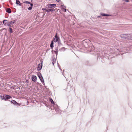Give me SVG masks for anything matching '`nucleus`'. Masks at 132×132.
<instances>
[{
	"label": "nucleus",
	"mask_w": 132,
	"mask_h": 132,
	"mask_svg": "<svg viewBox=\"0 0 132 132\" xmlns=\"http://www.w3.org/2000/svg\"><path fill=\"white\" fill-rule=\"evenodd\" d=\"M60 39L59 37L57 36V33H56L55 37L54 39V40L53 41L54 42L56 43L57 42H59L60 41Z\"/></svg>",
	"instance_id": "1"
},
{
	"label": "nucleus",
	"mask_w": 132,
	"mask_h": 132,
	"mask_svg": "<svg viewBox=\"0 0 132 132\" xmlns=\"http://www.w3.org/2000/svg\"><path fill=\"white\" fill-rule=\"evenodd\" d=\"M38 77L39 78L40 80L44 84V79L43 78V77L41 74L40 73L38 74Z\"/></svg>",
	"instance_id": "2"
},
{
	"label": "nucleus",
	"mask_w": 132,
	"mask_h": 132,
	"mask_svg": "<svg viewBox=\"0 0 132 132\" xmlns=\"http://www.w3.org/2000/svg\"><path fill=\"white\" fill-rule=\"evenodd\" d=\"M41 63L39 64H38L37 68V69L38 71H39L41 70L42 68L43 62L42 61H41Z\"/></svg>",
	"instance_id": "3"
},
{
	"label": "nucleus",
	"mask_w": 132,
	"mask_h": 132,
	"mask_svg": "<svg viewBox=\"0 0 132 132\" xmlns=\"http://www.w3.org/2000/svg\"><path fill=\"white\" fill-rule=\"evenodd\" d=\"M52 52L53 55H55L56 56L57 55V50H52Z\"/></svg>",
	"instance_id": "4"
},
{
	"label": "nucleus",
	"mask_w": 132,
	"mask_h": 132,
	"mask_svg": "<svg viewBox=\"0 0 132 132\" xmlns=\"http://www.w3.org/2000/svg\"><path fill=\"white\" fill-rule=\"evenodd\" d=\"M120 36L121 38H123L124 39H127V38L128 37L127 35L124 34H122Z\"/></svg>",
	"instance_id": "5"
},
{
	"label": "nucleus",
	"mask_w": 132,
	"mask_h": 132,
	"mask_svg": "<svg viewBox=\"0 0 132 132\" xmlns=\"http://www.w3.org/2000/svg\"><path fill=\"white\" fill-rule=\"evenodd\" d=\"M15 22V20H13L8 23V26H10L11 25L13 24Z\"/></svg>",
	"instance_id": "6"
},
{
	"label": "nucleus",
	"mask_w": 132,
	"mask_h": 132,
	"mask_svg": "<svg viewBox=\"0 0 132 132\" xmlns=\"http://www.w3.org/2000/svg\"><path fill=\"white\" fill-rule=\"evenodd\" d=\"M8 21L6 20H5L3 21V23L5 26H8Z\"/></svg>",
	"instance_id": "7"
},
{
	"label": "nucleus",
	"mask_w": 132,
	"mask_h": 132,
	"mask_svg": "<svg viewBox=\"0 0 132 132\" xmlns=\"http://www.w3.org/2000/svg\"><path fill=\"white\" fill-rule=\"evenodd\" d=\"M32 79L33 81H36L37 80V77L35 76H32Z\"/></svg>",
	"instance_id": "8"
},
{
	"label": "nucleus",
	"mask_w": 132,
	"mask_h": 132,
	"mask_svg": "<svg viewBox=\"0 0 132 132\" xmlns=\"http://www.w3.org/2000/svg\"><path fill=\"white\" fill-rule=\"evenodd\" d=\"M48 6L49 8L53 7L56 6L55 4H50L47 5Z\"/></svg>",
	"instance_id": "9"
},
{
	"label": "nucleus",
	"mask_w": 132,
	"mask_h": 132,
	"mask_svg": "<svg viewBox=\"0 0 132 132\" xmlns=\"http://www.w3.org/2000/svg\"><path fill=\"white\" fill-rule=\"evenodd\" d=\"M6 11L8 13H10L11 12V9L9 8H7L6 9Z\"/></svg>",
	"instance_id": "10"
},
{
	"label": "nucleus",
	"mask_w": 132,
	"mask_h": 132,
	"mask_svg": "<svg viewBox=\"0 0 132 132\" xmlns=\"http://www.w3.org/2000/svg\"><path fill=\"white\" fill-rule=\"evenodd\" d=\"M54 10L53 9H51L48 10H46V11L47 12H49L50 11L52 12L54 11Z\"/></svg>",
	"instance_id": "11"
},
{
	"label": "nucleus",
	"mask_w": 132,
	"mask_h": 132,
	"mask_svg": "<svg viewBox=\"0 0 132 132\" xmlns=\"http://www.w3.org/2000/svg\"><path fill=\"white\" fill-rule=\"evenodd\" d=\"M56 59H52V63L53 65H54V64L56 62Z\"/></svg>",
	"instance_id": "12"
},
{
	"label": "nucleus",
	"mask_w": 132,
	"mask_h": 132,
	"mask_svg": "<svg viewBox=\"0 0 132 132\" xmlns=\"http://www.w3.org/2000/svg\"><path fill=\"white\" fill-rule=\"evenodd\" d=\"M31 6L28 8V9L30 10H32V7L33 6V4L32 3L30 4Z\"/></svg>",
	"instance_id": "13"
},
{
	"label": "nucleus",
	"mask_w": 132,
	"mask_h": 132,
	"mask_svg": "<svg viewBox=\"0 0 132 132\" xmlns=\"http://www.w3.org/2000/svg\"><path fill=\"white\" fill-rule=\"evenodd\" d=\"M101 14L102 16H109L111 15H110L105 14H104L103 13H102Z\"/></svg>",
	"instance_id": "14"
},
{
	"label": "nucleus",
	"mask_w": 132,
	"mask_h": 132,
	"mask_svg": "<svg viewBox=\"0 0 132 132\" xmlns=\"http://www.w3.org/2000/svg\"><path fill=\"white\" fill-rule=\"evenodd\" d=\"M11 103L14 104H17L18 103L15 101L14 100H12L11 101Z\"/></svg>",
	"instance_id": "15"
},
{
	"label": "nucleus",
	"mask_w": 132,
	"mask_h": 132,
	"mask_svg": "<svg viewBox=\"0 0 132 132\" xmlns=\"http://www.w3.org/2000/svg\"><path fill=\"white\" fill-rule=\"evenodd\" d=\"M53 41H52L51 42V43L50 45V47L52 48L53 47Z\"/></svg>",
	"instance_id": "16"
},
{
	"label": "nucleus",
	"mask_w": 132,
	"mask_h": 132,
	"mask_svg": "<svg viewBox=\"0 0 132 132\" xmlns=\"http://www.w3.org/2000/svg\"><path fill=\"white\" fill-rule=\"evenodd\" d=\"M5 96L7 99H9L11 98V96L8 95H6Z\"/></svg>",
	"instance_id": "17"
},
{
	"label": "nucleus",
	"mask_w": 132,
	"mask_h": 132,
	"mask_svg": "<svg viewBox=\"0 0 132 132\" xmlns=\"http://www.w3.org/2000/svg\"><path fill=\"white\" fill-rule=\"evenodd\" d=\"M16 3L17 4H19V5H21L20 4V2L19 0H16Z\"/></svg>",
	"instance_id": "18"
},
{
	"label": "nucleus",
	"mask_w": 132,
	"mask_h": 132,
	"mask_svg": "<svg viewBox=\"0 0 132 132\" xmlns=\"http://www.w3.org/2000/svg\"><path fill=\"white\" fill-rule=\"evenodd\" d=\"M127 38H128V39L130 40H132V37L130 36V35H129V36H128L127 35Z\"/></svg>",
	"instance_id": "19"
},
{
	"label": "nucleus",
	"mask_w": 132,
	"mask_h": 132,
	"mask_svg": "<svg viewBox=\"0 0 132 132\" xmlns=\"http://www.w3.org/2000/svg\"><path fill=\"white\" fill-rule=\"evenodd\" d=\"M9 29L10 32L11 33H12L13 32L12 29L11 27H10Z\"/></svg>",
	"instance_id": "20"
},
{
	"label": "nucleus",
	"mask_w": 132,
	"mask_h": 132,
	"mask_svg": "<svg viewBox=\"0 0 132 132\" xmlns=\"http://www.w3.org/2000/svg\"><path fill=\"white\" fill-rule=\"evenodd\" d=\"M24 3H25L26 4H31L30 3V2H29L27 1H25L24 2H23Z\"/></svg>",
	"instance_id": "21"
},
{
	"label": "nucleus",
	"mask_w": 132,
	"mask_h": 132,
	"mask_svg": "<svg viewBox=\"0 0 132 132\" xmlns=\"http://www.w3.org/2000/svg\"><path fill=\"white\" fill-rule=\"evenodd\" d=\"M50 101L51 102L52 104H53V103H54V102L53 101V100L52 99H50Z\"/></svg>",
	"instance_id": "22"
},
{
	"label": "nucleus",
	"mask_w": 132,
	"mask_h": 132,
	"mask_svg": "<svg viewBox=\"0 0 132 132\" xmlns=\"http://www.w3.org/2000/svg\"><path fill=\"white\" fill-rule=\"evenodd\" d=\"M4 97H2V96H1V98L2 99V100H3L4 99Z\"/></svg>",
	"instance_id": "23"
},
{
	"label": "nucleus",
	"mask_w": 132,
	"mask_h": 132,
	"mask_svg": "<svg viewBox=\"0 0 132 132\" xmlns=\"http://www.w3.org/2000/svg\"><path fill=\"white\" fill-rule=\"evenodd\" d=\"M56 1L58 2H59L60 1V0H56Z\"/></svg>",
	"instance_id": "24"
},
{
	"label": "nucleus",
	"mask_w": 132,
	"mask_h": 132,
	"mask_svg": "<svg viewBox=\"0 0 132 132\" xmlns=\"http://www.w3.org/2000/svg\"><path fill=\"white\" fill-rule=\"evenodd\" d=\"M46 9L45 8H44L43 9V10H45L46 11Z\"/></svg>",
	"instance_id": "25"
},
{
	"label": "nucleus",
	"mask_w": 132,
	"mask_h": 132,
	"mask_svg": "<svg viewBox=\"0 0 132 132\" xmlns=\"http://www.w3.org/2000/svg\"><path fill=\"white\" fill-rule=\"evenodd\" d=\"M125 1L126 2H129V1H128V0H125Z\"/></svg>",
	"instance_id": "26"
},
{
	"label": "nucleus",
	"mask_w": 132,
	"mask_h": 132,
	"mask_svg": "<svg viewBox=\"0 0 132 132\" xmlns=\"http://www.w3.org/2000/svg\"><path fill=\"white\" fill-rule=\"evenodd\" d=\"M64 10H65V12H66V9H65Z\"/></svg>",
	"instance_id": "27"
},
{
	"label": "nucleus",
	"mask_w": 132,
	"mask_h": 132,
	"mask_svg": "<svg viewBox=\"0 0 132 132\" xmlns=\"http://www.w3.org/2000/svg\"><path fill=\"white\" fill-rule=\"evenodd\" d=\"M58 110H59V109H56V111H58Z\"/></svg>",
	"instance_id": "28"
},
{
	"label": "nucleus",
	"mask_w": 132,
	"mask_h": 132,
	"mask_svg": "<svg viewBox=\"0 0 132 132\" xmlns=\"http://www.w3.org/2000/svg\"><path fill=\"white\" fill-rule=\"evenodd\" d=\"M4 100L5 101H6V99L5 98H4Z\"/></svg>",
	"instance_id": "29"
},
{
	"label": "nucleus",
	"mask_w": 132,
	"mask_h": 132,
	"mask_svg": "<svg viewBox=\"0 0 132 132\" xmlns=\"http://www.w3.org/2000/svg\"><path fill=\"white\" fill-rule=\"evenodd\" d=\"M31 0V2L32 1V0Z\"/></svg>",
	"instance_id": "30"
}]
</instances>
